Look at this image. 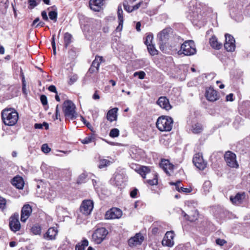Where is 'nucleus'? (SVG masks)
<instances>
[{"label": "nucleus", "mask_w": 250, "mask_h": 250, "mask_svg": "<svg viewBox=\"0 0 250 250\" xmlns=\"http://www.w3.org/2000/svg\"><path fill=\"white\" fill-rule=\"evenodd\" d=\"M1 118L3 123L9 126L15 125L18 120L17 111L13 108H5L1 111Z\"/></svg>", "instance_id": "f257e3e1"}, {"label": "nucleus", "mask_w": 250, "mask_h": 250, "mask_svg": "<svg viewBox=\"0 0 250 250\" xmlns=\"http://www.w3.org/2000/svg\"><path fill=\"white\" fill-rule=\"evenodd\" d=\"M73 102L69 100L63 102V113L65 121L73 120L77 118L78 114Z\"/></svg>", "instance_id": "f03ea898"}, {"label": "nucleus", "mask_w": 250, "mask_h": 250, "mask_svg": "<svg viewBox=\"0 0 250 250\" xmlns=\"http://www.w3.org/2000/svg\"><path fill=\"white\" fill-rule=\"evenodd\" d=\"M173 120L171 117L162 116L157 119L156 125L161 131H169L173 125Z\"/></svg>", "instance_id": "7ed1b4c3"}, {"label": "nucleus", "mask_w": 250, "mask_h": 250, "mask_svg": "<svg viewBox=\"0 0 250 250\" xmlns=\"http://www.w3.org/2000/svg\"><path fill=\"white\" fill-rule=\"evenodd\" d=\"M108 230L104 227L97 228L92 235V241L96 244H100L105 239Z\"/></svg>", "instance_id": "20e7f679"}, {"label": "nucleus", "mask_w": 250, "mask_h": 250, "mask_svg": "<svg viewBox=\"0 0 250 250\" xmlns=\"http://www.w3.org/2000/svg\"><path fill=\"white\" fill-rule=\"evenodd\" d=\"M180 54H183L185 56H191L196 52L195 45L192 40L185 41L181 46L179 51Z\"/></svg>", "instance_id": "39448f33"}, {"label": "nucleus", "mask_w": 250, "mask_h": 250, "mask_svg": "<svg viewBox=\"0 0 250 250\" xmlns=\"http://www.w3.org/2000/svg\"><path fill=\"white\" fill-rule=\"evenodd\" d=\"M9 226L10 229L16 232L20 230L21 226L19 221V215L18 213H14L9 219Z\"/></svg>", "instance_id": "423d86ee"}, {"label": "nucleus", "mask_w": 250, "mask_h": 250, "mask_svg": "<svg viewBox=\"0 0 250 250\" xmlns=\"http://www.w3.org/2000/svg\"><path fill=\"white\" fill-rule=\"evenodd\" d=\"M94 203L91 200H84L80 207V211L86 216L89 215L93 210Z\"/></svg>", "instance_id": "0eeeda50"}, {"label": "nucleus", "mask_w": 250, "mask_h": 250, "mask_svg": "<svg viewBox=\"0 0 250 250\" xmlns=\"http://www.w3.org/2000/svg\"><path fill=\"white\" fill-rule=\"evenodd\" d=\"M225 160L227 165L233 168H237L239 165L236 161V155L231 151H227L224 155Z\"/></svg>", "instance_id": "6e6552de"}, {"label": "nucleus", "mask_w": 250, "mask_h": 250, "mask_svg": "<svg viewBox=\"0 0 250 250\" xmlns=\"http://www.w3.org/2000/svg\"><path fill=\"white\" fill-rule=\"evenodd\" d=\"M226 41L224 44V47L227 51L233 52L235 48V41L234 38L231 35L226 34L225 35Z\"/></svg>", "instance_id": "1a4fd4ad"}, {"label": "nucleus", "mask_w": 250, "mask_h": 250, "mask_svg": "<svg viewBox=\"0 0 250 250\" xmlns=\"http://www.w3.org/2000/svg\"><path fill=\"white\" fill-rule=\"evenodd\" d=\"M122 215V211L118 208H112L106 211L105 217L106 219H119Z\"/></svg>", "instance_id": "9d476101"}, {"label": "nucleus", "mask_w": 250, "mask_h": 250, "mask_svg": "<svg viewBox=\"0 0 250 250\" xmlns=\"http://www.w3.org/2000/svg\"><path fill=\"white\" fill-rule=\"evenodd\" d=\"M192 161L195 166L200 170H203L206 167L207 164L204 162L202 155L199 153L194 155Z\"/></svg>", "instance_id": "9b49d317"}, {"label": "nucleus", "mask_w": 250, "mask_h": 250, "mask_svg": "<svg viewBox=\"0 0 250 250\" xmlns=\"http://www.w3.org/2000/svg\"><path fill=\"white\" fill-rule=\"evenodd\" d=\"M174 234L173 231H167L166 233L163 240L162 244L164 246H167L171 247L174 245L173 238Z\"/></svg>", "instance_id": "f8f14e48"}, {"label": "nucleus", "mask_w": 250, "mask_h": 250, "mask_svg": "<svg viewBox=\"0 0 250 250\" xmlns=\"http://www.w3.org/2000/svg\"><path fill=\"white\" fill-rule=\"evenodd\" d=\"M144 236L140 233H136L134 237H131L128 240V245L131 247L141 245L144 241Z\"/></svg>", "instance_id": "ddd939ff"}, {"label": "nucleus", "mask_w": 250, "mask_h": 250, "mask_svg": "<svg viewBox=\"0 0 250 250\" xmlns=\"http://www.w3.org/2000/svg\"><path fill=\"white\" fill-rule=\"evenodd\" d=\"M205 96L210 102H214L219 99L218 92L212 87H209L206 89Z\"/></svg>", "instance_id": "4468645a"}, {"label": "nucleus", "mask_w": 250, "mask_h": 250, "mask_svg": "<svg viewBox=\"0 0 250 250\" xmlns=\"http://www.w3.org/2000/svg\"><path fill=\"white\" fill-rule=\"evenodd\" d=\"M31 207L29 204L23 206L21 210V220L22 222H25L32 213Z\"/></svg>", "instance_id": "2eb2a0df"}, {"label": "nucleus", "mask_w": 250, "mask_h": 250, "mask_svg": "<svg viewBox=\"0 0 250 250\" xmlns=\"http://www.w3.org/2000/svg\"><path fill=\"white\" fill-rule=\"evenodd\" d=\"M170 32V28H165L160 32L157 36L159 42L166 43L169 39Z\"/></svg>", "instance_id": "dca6fc26"}, {"label": "nucleus", "mask_w": 250, "mask_h": 250, "mask_svg": "<svg viewBox=\"0 0 250 250\" xmlns=\"http://www.w3.org/2000/svg\"><path fill=\"white\" fill-rule=\"evenodd\" d=\"M160 166L167 175H170L171 172L173 171L174 166L171 164L168 160L166 159L162 160Z\"/></svg>", "instance_id": "f3484780"}, {"label": "nucleus", "mask_w": 250, "mask_h": 250, "mask_svg": "<svg viewBox=\"0 0 250 250\" xmlns=\"http://www.w3.org/2000/svg\"><path fill=\"white\" fill-rule=\"evenodd\" d=\"M157 103L161 108L166 110H169L171 108L169 100L166 97H160Z\"/></svg>", "instance_id": "a211bd4d"}, {"label": "nucleus", "mask_w": 250, "mask_h": 250, "mask_svg": "<svg viewBox=\"0 0 250 250\" xmlns=\"http://www.w3.org/2000/svg\"><path fill=\"white\" fill-rule=\"evenodd\" d=\"M104 0H90L89 4L92 10L99 11L104 5Z\"/></svg>", "instance_id": "6ab92c4d"}, {"label": "nucleus", "mask_w": 250, "mask_h": 250, "mask_svg": "<svg viewBox=\"0 0 250 250\" xmlns=\"http://www.w3.org/2000/svg\"><path fill=\"white\" fill-rule=\"evenodd\" d=\"M118 109L117 107H114L109 110L106 114V119L107 120L112 122L114 121L117 120V112Z\"/></svg>", "instance_id": "aec40b11"}, {"label": "nucleus", "mask_w": 250, "mask_h": 250, "mask_svg": "<svg viewBox=\"0 0 250 250\" xmlns=\"http://www.w3.org/2000/svg\"><path fill=\"white\" fill-rule=\"evenodd\" d=\"M245 198L244 192L238 193L234 197L230 196V200L234 204H240Z\"/></svg>", "instance_id": "412c9836"}, {"label": "nucleus", "mask_w": 250, "mask_h": 250, "mask_svg": "<svg viewBox=\"0 0 250 250\" xmlns=\"http://www.w3.org/2000/svg\"><path fill=\"white\" fill-rule=\"evenodd\" d=\"M117 14L119 20V25L116 28V30L121 31L122 29L124 22L123 11L121 5H119L118 7Z\"/></svg>", "instance_id": "4be33fe9"}, {"label": "nucleus", "mask_w": 250, "mask_h": 250, "mask_svg": "<svg viewBox=\"0 0 250 250\" xmlns=\"http://www.w3.org/2000/svg\"><path fill=\"white\" fill-rule=\"evenodd\" d=\"M12 184L18 189H22L24 185L23 178L18 176L13 179Z\"/></svg>", "instance_id": "5701e85b"}, {"label": "nucleus", "mask_w": 250, "mask_h": 250, "mask_svg": "<svg viewBox=\"0 0 250 250\" xmlns=\"http://www.w3.org/2000/svg\"><path fill=\"white\" fill-rule=\"evenodd\" d=\"M58 230L56 228H50L45 233L44 237L48 240H53L55 239Z\"/></svg>", "instance_id": "b1692460"}, {"label": "nucleus", "mask_w": 250, "mask_h": 250, "mask_svg": "<svg viewBox=\"0 0 250 250\" xmlns=\"http://www.w3.org/2000/svg\"><path fill=\"white\" fill-rule=\"evenodd\" d=\"M182 215L186 218V219L190 222L196 221L198 217V212L197 210H194L192 214H187L185 212L183 211Z\"/></svg>", "instance_id": "393cba45"}, {"label": "nucleus", "mask_w": 250, "mask_h": 250, "mask_svg": "<svg viewBox=\"0 0 250 250\" xmlns=\"http://www.w3.org/2000/svg\"><path fill=\"white\" fill-rule=\"evenodd\" d=\"M209 43L211 46L216 49H220L222 44L221 43H219L216 37L212 36L209 40Z\"/></svg>", "instance_id": "a878e982"}, {"label": "nucleus", "mask_w": 250, "mask_h": 250, "mask_svg": "<svg viewBox=\"0 0 250 250\" xmlns=\"http://www.w3.org/2000/svg\"><path fill=\"white\" fill-rule=\"evenodd\" d=\"M88 245V241L87 239H83L81 242L79 243L75 247L76 250H85L86 247Z\"/></svg>", "instance_id": "bb28decb"}, {"label": "nucleus", "mask_w": 250, "mask_h": 250, "mask_svg": "<svg viewBox=\"0 0 250 250\" xmlns=\"http://www.w3.org/2000/svg\"><path fill=\"white\" fill-rule=\"evenodd\" d=\"M103 58L102 57L96 56L95 60L93 61L91 66L95 68L96 71H98L100 63L102 62Z\"/></svg>", "instance_id": "cd10ccee"}, {"label": "nucleus", "mask_w": 250, "mask_h": 250, "mask_svg": "<svg viewBox=\"0 0 250 250\" xmlns=\"http://www.w3.org/2000/svg\"><path fill=\"white\" fill-rule=\"evenodd\" d=\"M149 172L150 169L147 167L142 166L138 169V173L143 178H146V175Z\"/></svg>", "instance_id": "c85d7f7f"}, {"label": "nucleus", "mask_w": 250, "mask_h": 250, "mask_svg": "<svg viewBox=\"0 0 250 250\" xmlns=\"http://www.w3.org/2000/svg\"><path fill=\"white\" fill-rule=\"evenodd\" d=\"M203 130L202 125L196 123L192 125V131L194 133H199Z\"/></svg>", "instance_id": "c756f323"}, {"label": "nucleus", "mask_w": 250, "mask_h": 250, "mask_svg": "<svg viewBox=\"0 0 250 250\" xmlns=\"http://www.w3.org/2000/svg\"><path fill=\"white\" fill-rule=\"evenodd\" d=\"M111 163V162L107 159H101L99 161L98 167L100 168H103L109 166Z\"/></svg>", "instance_id": "7c9ffc66"}, {"label": "nucleus", "mask_w": 250, "mask_h": 250, "mask_svg": "<svg viewBox=\"0 0 250 250\" xmlns=\"http://www.w3.org/2000/svg\"><path fill=\"white\" fill-rule=\"evenodd\" d=\"M153 178L152 179H147L146 182L150 185L153 186L157 185L158 183L157 175L156 173H152Z\"/></svg>", "instance_id": "2f4dec72"}, {"label": "nucleus", "mask_w": 250, "mask_h": 250, "mask_svg": "<svg viewBox=\"0 0 250 250\" xmlns=\"http://www.w3.org/2000/svg\"><path fill=\"white\" fill-rule=\"evenodd\" d=\"M94 139V136L92 135L86 137L83 139L81 140L82 143L83 144H87L91 143Z\"/></svg>", "instance_id": "473e14b6"}, {"label": "nucleus", "mask_w": 250, "mask_h": 250, "mask_svg": "<svg viewBox=\"0 0 250 250\" xmlns=\"http://www.w3.org/2000/svg\"><path fill=\"white\" fill-rule=\"evenodd\" d=\"M72 35L68 33L64 35V40L65 42V46H67L72 42Z\"/></svg>", "instance_id": "72a5a7b5"}, {"label": "nucleus", "mask_w": 250, "mask_h": 250, "mask_svg": "<svg viewBox=\"0 0 250 250\" xmlns=\"http://www.w3.org/2000/svg\"><path fill=\"white\" fill-rule=\"evenodd\" d=\"M77 79L78 76L76 74H72L69 76L68 83L69 84L72 85L77 81Z\"/></svg>", "instance_id": "f704fd0d"}, {"label": "nucleus", "mask_w": 250, "mask_h": 250, "mask_svg": "<svg viewBox=\"0 0 250 250\" xmlns=\"http://www.w3.org/2000/svg\"><path fill=\"white\" fill-rule=\"evenodd\" d=\"M147 47L149 53L151 55H155L157 54V50L155 48L153 45H148V46H147Z\"/></svg>", "instance_id": "c9c22d12"}, {"label": "nucleus", "mask_w": 250, "mask_h": 250, "mask_svg": "<svg viewBox=\"0 0 250 250\" xmlns=\"http://www.w3.org/2000/svg\"><path fill=\"white\" fill-rule=\"evenodd\" d=\"M119 135V130L117 128L112 129L109 133V136L111 137L115 138Z\"/></svg>", "instance_id": "e433bc0d"}, {"label": "nucleus", "mask_w": 250, "mask_h": 250, "mask_svg": "<svg viewBox=\"0 0 250 250\" xmlns=\"http://www.w3.org/2000/svg\"><path fill=\"white\" fill-rule=\"evenodd\" d=\"M31 231L34 234H39L41 232V229L39 226L34 225L32 227Z\"/></svg>", "instance_id": "4c0bfd02"}, {"label": "nucleus", "mask_w": 250, "mask_h": 250, "mask_svg": "<svg viewBox=\"0 0 250 250\" xmlns=\"http://www.w3.org/2000/svg\"><path fill=\"white\" fill-rule=\"evenodd\" d=\"M122 179V176L121 174H118L115 176L114 180L117 186L121 185L122 183L123 182L122 180H121Z\"/></svg>", "instance_id": "58836bf2"}, {"label": "nucleus", "mask_w": 250, "mask_h": 250, "mask_svg": "<svg viewBox=\"0 0 250 250\" xmlns=\"http://www.w3.org/2000/svg\"><path fill=\"white\" fill-rule=\"evenodd\" d=\"M153 38V37L152 34H149L146 37V41H145V43L146 46H148V45L150 44H152Z\"/></svg>", "instance_id": "ea45409f"}, {"label": "nucleus", "mask_w": 250, "mask_h": 250, "mask_svg": "<svg viewBox=\"0 0 250 250\" xmlns=\"http://www.w3.org/2000/svg\"><path fill=\"white\" fill-rule=\"evenodd\" d=\"M6 200L2 197H0V209L4 210L6 208Z\"/></svg>", "instance_id": "a19ab883"}, {"label": "nucleus", "mask_w": 250, "mask_h": 250, "mask_svg": "<svg viewBox=\"0 0 250 250\" xmlns=\"http://www.w3.org/2000/svg\"><path fill=\"white\" fill-rule=\"evenodd\" d=\"M42 151L44 153H48L51 151V148L48 146L47 144H44L41 147Z\"/></svg>", "instance_id": "79ce46f5"}, {"label": "nucleus", "mask_w": 250, "mask_h": 250, "mask_svg": "<svg viewBox=\"0 0 250 250\" xmlns=\"http://www.w3.org/2000/svg\"><path fill=\"white\" fill-rule=\"evenodd\" d=\"M145 73L143 71L136 72L133 74L134 77L138 76L139 78L140 79H144L145 78Z\"/></svg>", "instance_id": "37998d69"}, {"label": "nucleus", "mask_w": 250, "mask_h": 250, "mask_svg": "<svg viewBox=\"0 0 250 250\" xmlns=\"http://www.w3.org/2000/svg\"><path fill=\"white\" fill-rule=\"evenodd\" d=\"M65 174L66 179L65 180L68 181L71 178V171L69 169H63V174Z\"/></svg>", "instance_id": "c03bdc74"}, {"label": "nucleus", "mask_w": 250, "mask_h": 250, "mask_svg": "<svg viewBox=\"0 0 250 250\" xmlns=\"http://www.w3.org/2000/svg\"><path fill=\"white\" fill-rule=\"evenodd\" d=\"M43 126H45L46 129H47L49 127L48 125L46 123H43L42 124H35L34 125L35 128L36 129H41Z\"/></svg>", "instance_id": "a18cd8bd"}, {"label": "nucleus", "mask_w": 250, "mask_h": 250, "mask_svg": "<svg viewBox=\"0 0 250 250\" xmlns=\"http://www.w3.org/2000/svg\"><path fill=\"white\" fill-rule=\"evenodd\" d=\"M49 18L52 20L56 21L57 17V13L56 11H52L49 12L48 14Z\"/></svg>", "instance_id": "49530a36"}, {"label": "nucleus", "mask_w": 250, "mask_h": 250, "mask_svg": "<svg viewBox=\"0 0 250 250\" xmlns=\"http://www.w3.org/2000/svg\"><path fill=\"white\" fill-rule=\"evenodd\" d=\"M51 44L53 51V54L54 55H56V42L55 41V35H54L52 38Z\"/></svg>", "instance_id": "de8ad7c7"}, {"label": "nucleus", "mask_w": 250, "mask_h": 250, "mask_svg": "<svg viewBox=\"0 0 250 250\" xmlns=\"http://www.w3.org/2000/svg\"><path fill=\"white\" fill-rule=\"evenodd\" d=\"M40 100L43 105H46L47 104V99L45 95H42L40 97Z\"/></svg>", "instance_id": "09e8293b"}, {"label": "nucleus", "mask_w": 250, "mask_h": 250, "mask_svg": "<svg viewBox=\"0 0 250 250\" xmlns=\"http://www.w3.org/2000/svg\"><path fill=\"white\" fill-rule=\"evenodd\" d=\"M211 187V183L210 181H206L203 185V188L205 190L208 191L209 188Z\"/></svg>", "instance_id": "8fccbe9b"}, {"label": "nucleus", "mask_w": 250, "mask_h": 250, "mask_svg": "<svg viewBox=\"0 0 250 250\" xmlns=\"http://www.w3.org/2000/svg\"><path fill=\"white\" fill-rule=\"evenodd\" d=\"M180 183H181V181H178L176 182L175 183H171V184L175 185V186L176 189L177 191H178L179 192H181V187L180 186Z\"/></svg>", "instance_id": "3c124183"}, {"label": "nucleus", "mask_w": 250, "mask_h": 250, "mask_svg": "<svg viewBox=\"0 0 250 250\" xmlns=\"http://www.w3.org/2000/svg\"><path fill=\"white\" fill-rule=\"evenodd\" d=\"M216 243L217 245L222 246H223L225 244H226L227 242L224 239H221L218 238L216 240Z\"/></svg>", "instance_id": "603ef678"}, {"label": "nucleus", "mask_w": 250, "mask_h": 250, "mask_svg": "<svg viewBox=\"0 0 250 250\" xmlns=\"http://www.w3.org/2000/svg\"><path fill=\"white\" fill-rule=\"evenodd\" d=\"M138 192V189L134 188L133 190L130 192V195L132 198H136Z\"/></svg>", "instance_id": "864d4df0"}, {"label": "nucleus", "mask_w": 250, "mask_h": 250, "mask_svg": "<svg viewBox=\"0 0 250 250\" xmlns=\"http://www.w3.org/2000/svg\"><path fill=\"white\" fill-rule=\"evenodd\" d=\"M28 3L29 6L31 7V8L35 7L37 5L35 0H28Z\"/></svg>", "instance_id": "5fc2aeb1"}, {"label": "nucleus", "mask_w": 250, "mask_h": 250, "mask_svg": "<svg viewBox=\"0 0 250 250\" xmlns=\"http://www.w3.org/2000/svg\"><path fill=\"white\" fill-rule=\"evenodd\" d=\"M124 7L125 9L128 12H131L133 11L132 8L129 5L126 4H124Z\"/></svg>", "instance_id": "6e6d98bb"}, {"label": "nucleus", "mask_w": 250, "mask_h": 250, "mask_svg": "<svg viewBox=\"0 0 250 250\" xmlns=\"http://www.w3.org/2000/svg\"><path fill=\"white\" fill-rule=\"evenodd\" d=\"M56 119H59L61 121L60 114L59 112V105H57L56 108Z\"/></svg>", "instance_id": "4d7b16f0"}, {"label": "nucleus", "mask_w": 250, "mask_h": 250, "mask_svg": "<svg viewBox=\"0 0 250 250\" xmlns=\"http://www.w3.org/2000/svg\"><path fill=\"white\" fill-rule=\"evenodd\" d=\"M48 90L51 91V92H54V93H57V90H56V87L53 85H51L50 86H49L48 87Z\"/></svg>", "instance_id": "13d9d810"}, {"label": "nucleus", "mask_w": 250, "mask_h": 250, "mask_svg": "<svg viewBox=\"0 0 250 250\" xmlns=\"http://www.w3.org/2000/svg\"><path fill=\"white\" fill-rule=\"evenodd\" d=\"M233 94L232 93H230V94L226 96V101L232 102L233 101Z\"/></svg>", "instance_id": "bf43d9fd"}, {"label": "nucleus", "mask_w": 250, "mask_h": 250, "mask_svg": "<svg viewBox=\"0 0 250 250\" xmlns=\"http://www.w3.org/2000/svg\"><path fill=\"white\" fill-rule=\"evenodd\" d=\"M142 4V2H140L136 4V5H135L134 6H133L132 7V10L133 11L136 10L138 9H139L141 6Z\"/></svg>", "instance_id": "052dcab7"}, {"label": "nucleus", "mask_w": 250, "mask_h": 250, "mask_svg": "<svg viewBox=\"0 0 250 250\" xmlns=\"http://www.w3.org/2000/svg\"><path fill=\"white\" fill-rule=\"evenodd\" d=\"M42 16L44 20L48 21V18L47 15V13L45 11L42 12Z\"/></svg>", "instance_id": "680f3d73"}, {"label": "nucleus", "mask_w": 250, "mask_h": 250, "mask_svg": "<svg viewBox=\"0 0 250 250\" xmlns=\"http://www.w3.org/2000/svg\"><path fill=\"white\" fill-rule=\"evenodd\" d=\"M165 44L166 43H162V42H159L160 49L163 52H166V48H165Z\"/></svg>", "instance_id": "e2e57ef3"}, {"label": "nucleus", "mask_w": 250, "mask_h": 250, "mask_svg": "<svg viewBox=\"0 0 250 250\" xmlns=\"http://www.w3.org/2000/svg\"><path fill=\"white\" fill-rule=\"evenodd\" d=\"M61 30L60 29L58 35V44H59L60 45H61V42H62V36H61Z\"/></svg>", "instance_id": "0e129e2a"}, {"label": "nucleus", "mask_w": 250, "mask_h": 250, "mask_svg": "<svg viewBox=\"0 0 250 250\" xmlns=\"http://www.w3.org/2000/svg\"><path fill=\"white\" fill-rule=\"evenodd\" d=\"M181 192H185V193H189L191 191V190L188 188H185L183 187H181Z\"/></svg>", "instance_id": "69168bd1"}, {"label": "nucleus", "mask_w": 250, "mask_h": 250, "mask_svg": "<svg viewBox=\"0 0 250 250\" xmlns=\"http://www.w3.org/2000/svg\"><path fill=\"white\" fill-rule=\"evenodd\" d=\"M93 99L94 100H98L100 99V96L98 94L97 92L96 91L93 95Z\"/></svg>", "instance_id": "338daca9"}, {"label": "nucleus", "mask_w": 250, "mask_h": 250, "mask_svg": "<svg viewBox=\"0 0 250 250\" xmlns=\"http://www.w3.org/2000/svg\"><path fill=\"white\" fill-rule=\"evenodd\" d=\"M141 24L140 22H137L136 25V29L137 31H140L141 30L140 27H141Z\"/></svg>", "instance_id": "774afa93"}]
</instances>
